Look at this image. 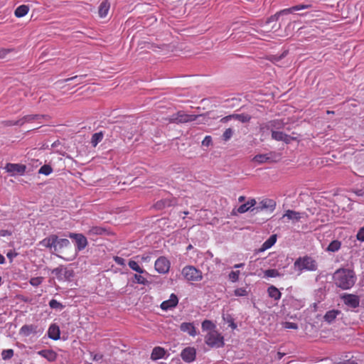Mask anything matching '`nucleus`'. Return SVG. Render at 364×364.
Masks as SVG:
<instances>
[{
	"label": "nucleus",
	"instance_id": "nucleus-1",
	"mask_svg": "<svg viewBox=\"0 0 364 364\" xmlns=\"http://www.w3.org/2000/svg\"><path fill=\"white\" fill-rule=\"evenodd\" d=\"M333 281L336 287L347 290L352 288L355 284L356 276L353 270L342 268L335 272Z\"/></svg>",
	"mask_w": 364,
	"mask_h": 364
},
{
	"label": "nucleus",
	"instance_id": "nucleus-2",
	"mask_svg": "<svg viewBox=\"0 0 364 364\" xmlns=\"http://www.w3.org/2000/svg\"><path fill=\"white\" fill-rule=\"evenodd\" d=\"M294 267L300 273L303 271L315 272L318 269V264L312 257L305 255L295 260Z\"/></svg>",
	"mask_w": 364,
	"mask_h": 364
},
{
	"label": "nucleus",
	"instance_id": "nucleus-3",
	"mask_svg": "<svg viewBox=\"0 0 364 364\" xmlns=\"http://www.w3.org/2000/svg\"><path fill=\"white\" fill-rule=\"evenodd\" d=\"M205 342L210 348H220L224 346V338L218 331H211L205 335Z\"/></svg>",
	"mask_w": 364,
	"mask_h": 364
},
{
	"label": "nucleus",
	"instance_id": "nucleus-4",
	"mask_svg": "<svg viewBox=\"0 0 364 364\" xmlns=\"http://www.w3.org/2000/svg\"><path fill=\"white\" fill-rule=\"evenodd\" d=\"M181 273L183 277L189 282H199L203 279L202 272L191 265L184 267Z\"/></svg>",
	"mask_w": 364,
	"mask_h": 364
},
{
	"label": "nucleus",
	"instance_id": "nucleus-5",
	"mask_svg": "<svg viewBox=\"0 0 364 364\" xmlns=\"http://www.w3.org/2000/svg\"><path fill=\"white\" fill-rule=\"evenodd\" d=\"M311 7V4H299L296 6H294L292 7L282 9L278 12H277L274 15L270 16L268 20L267 21V23H269L273 21H278L279 16L281 15H287L289 14H291L294 11L302 10V9H306Z\"/></svg>",
	"mask_w": 364,
	"mask_h": 364
},
{
	"label": "nucleus",
	"instance_id": "nucleus-6",
	"mask_svg": "<svg viewBox=\"0 0 364 364\" xmlns=\"http://www.w3.org/2000/svg\"><path fill=\"white\" fill-rule=\"evenodd\" d=\"M52 273L59 281L70 280L74 277V271L63 266L53 269Z\"/></svg>",
	"mask_w": 364,
	"mask_h": 364
},
{
	"label": "nucleus",
	"instance_id": "nucleus-7",
	"mask_svg": "<svg viewBox=\"0 0 364 364\" xmlns=\"http://www.w3.org/2000/svg\"><path fill=\"white\" fill-rule=\"evenodd\" d=\"M198 117V115L188 114L183 111H180L171 116L170 122L173 123H187L195 121Z\"/></svg>",
	"mask_w": 364,
	"mask_h": 364
},
{
	"label": "nucleus",
	"instance_id": "nucleus-8",
	"mask_svg": "<svg viewBox=\"0 0 364 364\" xmlns=\"http://www.w3.org/2000/svg\"><path fill=\"white\" fill-rule=\"evenodd\" d=\"M4 169L12 176L16 175L22 176L26 172V166L21 164L7 163Z\"/></svg>",
	"mask_w": 364,
	"mask_h": 364
},
{
	"label": "nucleus",
	"instance_id": "nucleus-9",
	"mask_svg": "<svg viewBox=\"0 0 364 364\" xmlns=\"http://www.w3.org/2000/svg\"><path fill=\"white\" fill-rule=\"evenodd\" d=\"M344 304L351 309H355L360 305V298L358 295L345 293L341 296Z\"/></svg>",
	"mask_w": 364,
	"mask_h": 364
},
{
	"label": "nucleus",
	"instance_id": "nucleus-10",
	"mask_svg": "<svg viewBox=\"0 0 364 364\" xmlns=\"http://www.w3.org/2000/svg\"><path fill=\"white\" fill-rule=\"evenodd\" d=\"M285 123L279 119H274L268 122L267 123L262 124L260 125V130L264 132L265 130H278L284 127Z\"/></svg>",
	"mask_w": 364,
	"mask_h": 364
},
{
	"label": "nucleus",
	"instance_id": "nucleus-11",
	"mask_svg": "<svg viewBox=\"0 0 364 364\" xmlns=\"http://www.w3.org/2000/svg\"><path fill=\"white\" fill-rule=\"evenodd\" d=\"M276 202L275 200L269 198L262 199L259 202L258 205L255 208L257 211L262 210H267L269 212H273L276 208Z\"/></svg>",
	"mask_w": 364,
	"mask_h": 364
},
{
	"label": "nucleus",
	"instance_id": "nucleus-12",
	"mask_svg": "<svg viewBox=\"0 0 364 364\" xmlns=\"http://www.w3.org/2000/svg\"><path fill=\"white\" fill-rule=\"evenodd\" d=\"M154 266L159 273L165 274L169 270L170 262L166 257H160L156 260Z\"/></svg>",
	"mask_w": 364,
	"mask_h": 364
},
{
	"label": "nucleus",
	"instance_id": "nucleus-13",
	"mask_svg": "<svg viewBox=\"0 0 364 364\" xmlns=\"http://www.w3.org/2000/svg\"><path fill=\"white\" fill-rule=\"evenodd\" d=\"M69 237L75 240L77 251L84 250L87 245V238L80 233H70Z\"/></svg>",
	"mask_w": 364,
	"mask_h": 364
},
{
	"label": "nucleus",
	"instance_id": "nucleus-14",
	"mask_svg": "<svg viewBox=\"0 0 364 364\" xmlns=\"http://www.w3.org/2000/svg\"><path fill=\"white\" fill-rule=\"evenodd\" d=\"M181 357L186 363L193 362L196 358V350L193 347H186L181 351Z\"/></svg>",
	"mask_w": 364,
	"mask_h": 364
},
{
	"label": "nucleus",
	"instance_id": "nucleus-15",
	"mask_svg": "<svg viewBox=\"0 0 364 364\" xmlns=\"http://www.w3.org/2000/svg\"><path fill=\"white\" fill-rule=\"evenodd\" d=\"M257 204V201L255 198H251L248 200L245 203L242 204L240 205L236 212H235V210H232V215H237V213H245L247 212L248 210H253L254 209H252L255 205Z\"/></svg>",
	"mask_w": 364,
	"mask_h": 364
},
{
	"label": "nucleus",
	"instance_id": "nucleus-16",
	"mask_svg": "<svg viewBox=\"0 0 364 364\" xmlns=\"http://www.w3.org/2000/svg\"><path fill=\"white\" fill-rule=\"evenodd\" d=\"M272 138L276 141H282L285 142L286 144H289L292 140H295V137H292L282 132L272 130Z\"/></svg>",
	"mask_w": 364,
	"mask_h": 364
},
{
	"label": "nucleus",
	"instance_id": "nucleus-17",
	"mask_svg": "<svg viewBox=\"0 0 364 364\" xmlns=\"http://www.w3.org/2000/svg\"><path fill=\"white\" fill-rule=\"evenodd\" d=\"M58 241V236L56 235H50V236L44 238L40 242V245L46 248H54L56 251V242Z\"/></svg>",
	"mask_w": 364,
	"mask_h": 364
},
{
	"label": "nucleus",
	"instance_id": "nucleus-18",
	"mask_svg": "<svg viewBox=\"0 0 364 364\" xmlns=\"http://www.w3.org/2000/svg\"><path fill=\"white\" fill-rule=\"evenodd\" d=\"M178 303V299L177 296L174 294H171L169 299L164 301L161 304V308L163 310H168V309H170L171 308L176 306Z\"/></svg>",
	"mask_w": 364,
	"mask_h": 364
},
{
	"label": "nucleus",
	"instance_id": "nucleus-19",
	"mask_svg": "<svg viewBox=\"0 0 364 364\" xmlns=\"http://www.w3.org/2000/svg\"><path fill=\"white\" fill-rule=\"evenodd\" d=\"M166 353V350L160 346L154 347L151 354V359L152 360H157L159 359L164 358Z\"/></svg>",
	"mask_w": 364,
	"mask_h": 364
},
{
	"label": "nucleus",
	"instance_id": "nucleus-20",
	"mask_svg": "<svg viewBox=\"0 0 364 364\" xmlns=\"http://www.w3.org/2000/svg\"><path fill=\"white\" fill-rule=\"evenodd\" d=\"M38 354L48 360L49 362H53L57 359V353L50 349L40 350L38 352Z\"/></svg>",
	"mask_w": 364,
	"mask_h": 364
},
{
	"label": "nucleus",
	"instance_id": "nucleus-21",
	"mask_svg": "<svg viewBox=\"0 0 364 364\" xmlns=\"http://www.w3.org/2000/svg\"><path fill=\"white\" fill-rule=\"evenodd\" d=\"M180 329L183 332H187L190 336H196V330L193 323L183 322L180 326Z\"/></svg>",
	"mask_w": 364,
	"mask_h": 364
},
{
	"label": "nucleus",
	"instance_id": "nucleus-22",
	"mask_svg": "<svg viewBox=\"0 0 364 364\" xmlns=\"http://www.w3.org/2000/svg\"><path fill=\"white\" fill-rule=\"evenodd\" d=\"M60 328L59 327L55 324H52L48 328V336L50 338L56 341L60 338Z\"/></svg>",
	"mask_w": 364,
	"mask_h": 364
},
{
	"label": "nucleus",
	"instance_id": "nucleus-23",
	"mask_svg": "<svg viewBox=\"0 0 364 364\" xmlns=\"http://www.w3.org/2000/svg\"><path fill=\"white\" fill-rule=\"evenodd\" d=\"M45 117L46 116L42 114H28L21 118V119L22 125H23L25 123H31L34 121L41 122L40 120Z\"/></svg>",
	"mask_w": 364,
	"mask_h": 364
},
{
	"label": "nucleus",
	"instance_id": "nucleus-24",
	"mask_svg": "<svg viewBox=\"0 0 364 364\" xmlns=\"http://www.w3.org/2000/svg\"><path fill=\"white\" fill-rule=\"evenodd\" d=\"M107 230L102 227L98 226H94L92 227L88 231H87V235L90 237H94L97 235H103L107 234Z\"/></svg>",
	"mask_w": 364,
	"mask_h": 364
},
{
	"label": "nucleus",
	"instance_id": "nucleus-25",
	"mask_svg": "<svg viewBox=\"0 0 364 364\" xmlns=\"http://www.w3.org/2000/svg\"><path fill=\"white\" fill-rule=\"evenodd\" d=\"M36 328L37 326L34 325H23L20 328V334L24 336H28L31 333H36Z\"/></svg>",
	"mask_w": 364,
	"mask_h": 364
},
{
	"label": "nucleus",
	"instance_id": "nucleus-26",
	"mask_svg": "<svg viewBox=\"0 0 364 364\" xmlns=\"http://www.w3.org/2000/svg\"><path fill=\"white\" fill-rule=\"evenodd\" d=\"M110 8V4L107 1H102L98 9V14L100 18H105L108 14Z\"/></svg>",
	"mask_w": 364,
	"mask_h": 364
},
{
	"label": "nucleus",
	"instance_id": "nucleus-27",
	"mask_svg": "<svg viewBox=\"0 0 364 364\" xmlns=\"http://www.w3.org/2000/svg\"><path fill=\"white\" fill-rule=\"evenodd\" d=\"M283 218H287L288 220L293 221H299L301 216V213L299 212L292 210H287L283 215Z\"/></svg>",
	"mask_w": 364,
	"mask_h": 364
},
{
	"label": "nucleus",
	"instance_id": "nucleus-28",
	"mask_svg": "<svg viewBox=\"0 0 364 364\" xmlns=\"http://www.w3.org/2000/svg\"><path fill=\"white\" fill-rule=\"evenodd\" d=\"M267 293L269 296L274 299L275 301L279 300L282 296V294L279 291V290L273 285L268 287Z\"/></svg>",
	"mask_w": 364,
	"mask_h": 364
},
{
	"label": "nucleus",
	"instance_id": "nucleus-29",
	"mask_svg": "<svg viewBox=\"0 0 364 364\" xmlns=\"http://www.w3.org/2000/svg\"><path fill=\"white\" fill-rule=\"evenodd\" d=\"M341 314V311L339 310H331L326 313V314L323 316L324 320L328 323L333 322L338 315Z\"/></svg>",
	"mask_w": 364,
	"mask_h": 364
},
{
	"label": "nucleus",
	"instance_id": "nucleus-30",
	"mask_svg": "<svg viewBox=\"0 0 364 364\" xmlns=\"http://www.w3.org/2000/svg\"><path fill=\"white\" fill-rule=\"evenodd\" d=\"M28 11H29L28 6L23 4V5L18 6L16 9V10L14 11V14L17 18H21V17L25 16L28 13Z\"/></svg>",
	"mask_w": 364,
	"mask_h": 364
},
{
	"label": "nucleus",
	"instance_id": "nucleus-31",
	"mask_svg": "<svg viewBox=\"0 0 364 364\" xmlns=\"http://www.w3.org/2000/svg\"><path fill=\"white\" fill-rule=\"evenodd\" d=\"M277 241V235H271L263 244L262 246V251L267 250L273 246Z\"/></svg>",
	"mask_w": 364,
	"mask_h": 364
},
{
	"label": "nucleus",
	"instance_id": "nucleus-32",
	"mask_svg": "<svg viewBox=\"0 0 364 364\" xmlns=\"http://www.w3.org/2000/svg\"><path fill=\"white\" fill-rule=\"evenodd\" d=\"M104 134L102 132H97L92 134L91 138V144L93 147H96L97 145L103 139Z\"/></svg>",
	"mask_w": 364,
	"mask_h": 364
},
{
	"label": "nucleus",
	"instance_id": "nucleus-33",
	"mask_svg": "<svg viewBox=\"0 0 364 364\" xmlns=\"http://www.w3.org/2000/svg\"><path fill=\"white\" fill-rule=\"evenodd\" d=\"M201 327L203 331H207L209 332L211 331H216V326L210 320L203 321Z\"/></svg>",
	"mask_w": 364,
	"mask_h": 364
},
{
	"label": "nucleus",
	"instance_id": "nucleus-34",
	"mask_svg": "<svg viewBox=\"0 0 364 364\" xmlns=\"http://www.w3.org/2000/svg\"><path fill=\"white\" fill-rule=\"evenodd\" d=\"M232 119L238 120L242 123L248 122L251 116L247 114H232Z\"/></svg>",
	"mask_w": 364,
	"mask_h": 364
},
{
	"label": "nucleus",
	"instance_id": "nucleus-35",
	"mask_svg": "<svg viewBox=\"0 0 364 364\" xmlns=\"http://www.w3.org/2000/svg\"><path fill=\"white\" fill-rule=\"evenodd\" d=\"M270 159L269 154H257L253 158L252 161L258 164H263L269 161Z\"/></svg>",
	"mask_w": 364,
	"mask_h": 364
},
{
	"label": "nucleus",
	"instance_id": "nucleus-36",
	"mask_svg": "<svg viewBox=\"0 0 364 364\" xmlns=\"http://www.w3.org/2000/svg\"><path fill=\"white\" fill-rule=\"evenodd\" d=\"M341 246V243L338 240H333L328 246L326 250L328 252H337Z\"/></svg>",
	"mask_w": 364,
	"mask_h": 364
},
{
	"label": "nucleus",
	"instance_id": "nucleus-37",
	"mask_svg": "<svg viewBox=\"0 0 364 364\" xmlns=\"http://www.w3.org/2000/svg\"><path fill=\"white\" fill-rule=\"evenodd\" d=\"M128 265L132 270H134L139 274H143V273L146 272V271L144 269H143L141 267H140L139 264L134 260H129L128 262Z\"/></svg>",
	"mask_w": 364,
	"mask_h": 364
},
{
	"label": "nucleus",
	"instance_id": "nucleus-38",
	"mask_svg": "<svg viewBox=\"0 0 364 364\" xmlns=\"http://www.w3.org/2000/svg\"><path fill=\"white\" fill-rule=\"evenodd\" d=\"M70 242L68 239H59L58 237V241L56 242V251L63 248L68 247L70 246Z\"/></svg>",
	"mask_w": 364,
	"mask_h": 364
},
{
	"label": "nucleus",
	"instance_id": "nucleus-39",
	"mask_svg": "<svg viewBox=\"0 0 364 364\" xmlns=\"http://www.w3.org/2000/svg\"><path fill=\"white\" fill-rule=\"evenodd\" d=\"M264 274L266 277H277L280 276V273L275 269H267L264 271Z\"/></svg>",
	"mask_w": 364,
	"mask_h": 364
},
{
	"label": "nucleus",
	"instance_id": "nucleus-40",
	"mask_svg": "<svg viewBox=\"0 0 364 364\" xmlns=\"http://www.w3.org/2000/svg\"><path fill=\"white\" fill-rule=\"evenodd\" d=\"M52 171L53 168H51V166L50 165L45 164L40 168L38 173L43 174L45 176H48L50 174Z\"/></svg>",
	"mask_w": 364,
	"mask_h": 364
},
{
	"label": "nucleus",
	"instance_id": "nucleus-41",
	"mask_svg": "<svg viewBox=\"0 0 364 364\" xmlns=\"http://www.w3.org/2000/svg\"><path fill=\"white\" fill-rule=\"evenodd\" d=\"M134 282L139 284L146 285L148 284V280L140 274H135L134 276Z\"/></svg>",
	"mask_w": 364,
	"mask_h": 364
},
{
	"label": "nucleus",
	"instance_id": "nucleus-42",
	"mask_svg": "<svg viewBox=\"0 0 364 364\" xmlns=\"http://www.w3.org/2000/svg\"><path fill=\"white\" fill-rule=\"evenodd\" d=\"M1 356L4 360H8L14 356V350L12 349L4 350L1 353Z\"/></svg>",
	"mask_w": 364,
	"mask_h": 364
},
{
	"label": "nucleus",
	"instance_id": "nucleus-43",
	"mask_svg": "<svg viewBox=\"0 0 364 364\" xmlns=\"http://www.w3.org/2000/svg\"><path fill=\"white\" fill-rule=\"evenodd\" d=\"M234 294L237 296H245L248 294L246 288H237L234 291Z\"/></svg>",
	"mask_w": 364,
	"mask_h": 364
},
{
	"label": "nucleus",
	"instance_id": "nucleus-44",
	"mask_svg": "<svg viewBox=\"0 0 364 364\" xmlns=\"http://www.w3.org/2000/svg\"><path fill=\"white\" fill-rule=\"evenodd\" d=\"M3 124L5 126H8V127H10V126H22V123H21V119H19L18 120H16V121H14V120H6V121L3 122Z\"/></svg>",
	"mask_w": 364,
	"mask_h": 364
},
{
	"label": "nucleus",
	"instance_id": "nucleus-45",
	"mask_svg": "<svg viewBox=\"0 0 364 364\" xmlns=\"http://www.w3.org/2000/svg\"><path fill=\"white\" fill-rule=\"evenodd\" d=\"M49 306L51 309H63V304L55 299H51L49 302Z\"/></svg>",
	"mask_w": 364,
	"mask_h": 364
},
{
	"label": "nucleus",
	"instance_id": "nucleus-46",
	"mask_svg": "<svg viewBox=\"0 0 364 364\" xmlns=\"http://www.w3.org/2000/svg\"><path fill=\"white\" fill-rule=\"evenodd\" d=\"M232 134H233V132H232V129H230V128L226 129L223 134V139L225 141H228L232 137Z\"/></svg>",
	"mask_w": 364,
	"mask_h": 364
},
{
	"label": "nucleus",
	"instance_id": "nucleus-47",
	"mask_svg": "<svg viewBox=\"0 0 364 364\" xmlns=\"http://www.w3.org/2000/svg\"><path fill=\"white\" fill-rule=\"evenodd\" d=\"M239 274H240V271H232L230 274H229V279L235 282H237L239 279Z\"/></svg>",
	"mask_w": 364,
	"mask_h": 364
},
{
	"label": "nucleus",
	"instance_id": "nucleus-48",
	"mask_svg": "<svg viewBox=\"0 0 364 364\" xmlns=\"http://www.w3.org/2000/svg\"><path fill=\"white\" fill-rule=\"evenodd\" d=\"M14 51L13 48H1L0 49V58H4L9 53Z\"/></svg>",
	"mask_w": 364,
	"mask_h": 364
},
{
	"label": "nucleus",
	"instance_id": "nucleus-49",
	"mask_svg": "<svg viewBox=\"0 0 364 364\" xmlns=\"http://www.w3.org/2000/svg\"><path fill=\"white\" fill-rule=\"evenodd\" d=\"M42 281V277H33L31 279L30 284L33 287H37L41 284Z\"/></svg>",
	"mask_w": 364,
	"mask_h": 364
},
{
	"label": "nucleus",
	"instance_id": "nucleus-50",
	"mask_svg": "<svg viewBox=\"0 0 364 364\" xmlns=\"http://www.w3.org/2000/svg\"><path fill=\"white\" fill-rule=\"evenodd\" d=\"M283 326L288 329H297L298 325L296 323L287 321L283 323Z\"/></svg>",
	"mask_w": 364,
	"mask_h": 364
},
{
	"label": "nucleus",
	"instance_id": "nucleus-51",
	"mask_svg": "<svg viewBox=\"0 0 364 364\" xmlns=\"http://www.w3.org/2000/svg\"><path fill=\"white\" fill-rule=\"evenodd\" d=\"M356 238L359 241L364 242V227L360 228L358 231Z\"/></svg>",
	"mask_w": 364,
	"mask_h": 364
},
{
	"label": "nucleus",
	"instance_id": "nucleus-52",
	"mask_svg": "<svg viewBox=\"0 0 364 364\" xmlns=\"http://www.w3.org/2000/svg\"><path fill=\"white\" fill-rule=\"evenodd\" d=\"M212 143V137L210 136H206L202 141V144L205 146H208Z\"/></svg>",
	"mask_w": 364,
	"mask_h": 364
},
{
	"label": "nucleus",
	"instance_id": "nucleus-53",
	"mask_svg": "<svg viewBox=\"0 0 364 364\" xmlns=\"http://www.w3.org/2000/svg\"><path fill=\"white\" fill-rule=\"evenodd\" d=\"M232 119V114H230L228 116L224 117L220 119V122L227 123L228 122Z\"/></svg>",
	"mask_w": 364,
	"mask_h": 364
},
{
	"label": "nucleus",
	"instance_id": "nucleus-54",
	"mask_svg": "<svg viewBox=\"0 0 364 364\" xmlns=\"http://www.w3.org/2000/svg\"><path fill=\"white\" fill-rule=\"evenodd\" d=\"M114 261L118 264H120V265H122L124 264V259L122 257H116L114 258Z\"/></svg>",
	"mask_w": 364,
	"mask_h": 364
},
{
	"label": "nucleus",
	"instance_id": "nucleus-55",
	"mask_svg": "<svg viewBox=\"0 0 364 364\" xmlns=\"http://www.w3.org/2000/svg\"><path fill=\"white\" fill-rule=\"evenodd\" d=\"M336 364H357V363L354 360H345L343 362H339Z\"/></svg>",
	"mask_w": 364,
	"mask_h": 364
},
{
	"label": "nucleus",
	"instance_id": "nucleus-56",
	"mask_svg": "<svg viewBox=\"0 0 364 364\" xmlns=\"http://www.w3.org/2000/svg\"><path fill=\"white\" fill-rule=\"evenodd\" d=\"M165 203H166V201H162V200L159 201L156 203V207L157 208H161L165 206Z\"/></svg>",
	"mask_w": 364,
	"mask_h": 364
},
{
	"label": "nucleus",
	"instance_id": "nucleus-57",
	"mask_svg": "<svg viewBox=\"0 0 364 364\" xmlns=\"http://www.w3.org/2000/svg\"><path fill=\"white\" fill-rule=\"evenodd\" d=\"M229 322V326L232 328V329H235L237 328V325L235 324V323L234 322L233 319H230V321H228Z\"/></svg>",
	"mask_w": 364,
	"mask_h": 364
},
{
	"label": "nucleus",
	"instance_id": "nucleus-58",
	"mask_svg": "<svg viewBox=\"0 0 364 364\" xmlns=\"http://www.w3.org/2000/svg\"><path fill=\"white\" fill-rule=\"evenodd\" d=\"M102 358V355H100V354H95L93 356V360H100Z\"/></svg>",
	"mask_w": 364,
	"mask_h": 364
},
{
	"label": "nucleus",
	"instance_id": "nucleus-59",
	"mask_svg": "<svg viewBox=\"0 0 364 364\" xmlns=\"http://www.w3.org/2000/svg\"><path fill=\"white\" fill-rule=\"evenodd\" d=\"M245 198H245V196H240L238 198V201H239L240 203H242V202H244V201L245 200Z\"/></svg>",
	"mask_w": 364,
	"mask_h": 364
},
{
	"label": "nucleus",
	"instance_id": "nucleus-60",
	"mask_svg": "<svg viewBox=\"0 0 364 364\" xmlns=\"http://www.w3.org/2000/svg\"><path fill=\"white\" fill-rule=\"evenodd\" d=\"M5 262V258L4 257L0 254V264H4Z\"/></svg>",
	"mask_w": 364,
	"mask_h": 364
},
{
	"label": "nucleus",
	"instance_id": "nucleus-61",
	"mask_svg": "<svg viewBox=\"0 0 364 364\" xmlns=\"http://www.w3.org/2000/svg\"><path fill=\"white\" fill-rule=\"evenodd\" d=\"M78 77H79L76 75V76H74V77H72L68 78V79H66L65 81V82H68V81H70V80H75V79H77V78H78Z\"/></svg>",
	"mask_w": 364,
	"mask_h": 364
},
{
	"label": "nucleus",
	"instance_id": "nucleus-62",
	"mask_svg": "<svg viewBox=\"0 0 364 364\" xmlns=\"http://www.w3.org/2000/svg\"><path fill=\"white\" fill-rule=\"evenodd\" d=\"M244 266V264L243 263H240V264H235L234 265V268H239V267H242Z\"/></svg>",
	"mask_w": 364,
	"mask_h": 364
},
{
	"label": "nucleus",
	"instance_id": "nucleus-63",
	"mask_svg": "<svg viewBox=\"0 0 364 364\" xmlns=\"http://www.w3.org/2000/svg\"><path fill=\"white\" fill-rule=\"evenodd\" d=\"M7 232H8V231H6V230H2V231H1L0 235L5 236Z\"/></svg>",
	"mask_w": 364,
	"mask_h": 364
},
{
	"label": "nucleus",
	"instance_id": "nucleus-64",
	"mask_svg": "<svg viewBox=\"0 0 364 364\" xmlns=\"http://www.w3.org/2000/svg\"><path fill=\"white\" fill-rule=\"evenodd\" d=\"M278 355H279V358L281 359L283 357L284 354L281 353H278Z\"/></svg>",
	"mask_w": 364,
	"mask_h": 364
}]
</instances>
